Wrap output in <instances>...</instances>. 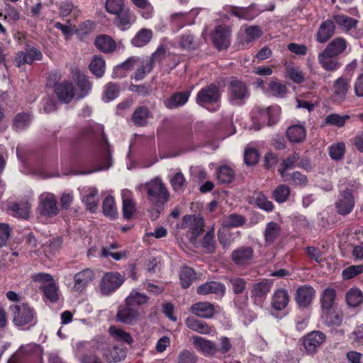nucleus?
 Masks as SVG:
<instances>
[{"label":"nucleus","instance_id":"f257e3e1","mask_svg":"<svg viewBox=\"0 0 363 363\" xmlns=\"http://www.w3.org/2000/svg\"><path fill=\"white\" fill-rule=\"evenodd\" d=\"M100 352L108 362H117L126 357L125 350L118 346L109 347L105 336L97 335L91 341H79L73 345V352L81 363H103L96 356Z\"/></svg>","mask_w":363,"mask_h":363},{"label":"nucleus","instance_id":"f03ea898","mask_svg":"<svg viewBox=\"0 0 363 363\" xmlns=\"http://www.w3.org/2000/svg\"><path fill=\"white\" fill-rule=\"evenodd\" d=\"M203 219L200 216L186 215L182 218L177 225V235L185 237L191 243L194 244L198 237L203 231Z\"/></svg>","mask_w":363,"mask_h":363},{"label":"nucleus","instance_id":"7ed1b4c3","mask_svg":"<svg viewBox=\"0 0 363 363\" xmlns=\"http://www.w3.org/2000/svg\"><path fill=\"white\" fill-rule=\"evenodd\" d=\"M12 320L15 326L21 329H29L36 323L34 310L27 303H18L9 307Z\"/></svg>","mask_w":363,"mask_h":363},{"label":"nucleus","instance_id":"20e7f679","mask_svg":"<svg viewBox=\"0 0 363 363\" xmlns=\"http://www.w3.org/2000/svg\"><path fill=\"white\" fill-rule=\"evenodd\" d=\"M84 134L86 136L100 137V150L104 157V164H101L96 171H102L108 169L112 164V159L110 155L109 145L107 139L104 135V126L96 123H89L84 130Z\"/></svg>","mask_w":363,"mask_h":363},{"label":"nucleus","instance_id":"39448f33","mask_svg":"<svg viewBox=\"0 0 363 363\" xmlns=\"http://www.w3.org/2000/svg\"><path fill=\"white\" fill-rule=\"evenodd\" d=\"M220 92L218 86L211 84L201 89L197 94L196 102L211 111L219 108Z\"/></svg>","mask_w":363,"mask_h":363},{"label":"nucleus","instance_id":"423d86ee","mask_svg":"<svg viewBox=\"0 0 363 363\" xmlns=\"http://www.w3.org/2000/svg\"><path fill=\"white\" fill-rule=\"evenodd\" d=\"M33 281L40 284L44 296L51 302H56L59 298V289L52 277L46 273H38L32 276Z\"/></svg>","mask_w":363,"mask_h":363},{"label":"nucleus","instance_id":"0eeeda50","mask_svg":"<svg viewBox=\"0 0 363 363\" xmlns=\"http://www.w3.org/2000/svg\"><path fill=\"white\" fill-rule=\"evenodd\" d=\"M249 96L248 87L244 82L235 78L230 81L228 86V97L231 104L240 106Z\"/></svg>","mask_w":363,"mask_h":363},{"label":"nucleus","instance_id":"6e6552de","mask_svg":"<svg viewBox=\"0 0 363 363\" xmlns=\"http://www.w3.org/2000/svg\"><path fill=\"white\" fill-rule=\"evenodd\" d=\"M262 11L263 9H258L255 4L247 7L226 5L223 9V15L225 18L235 16L240 20L251 21L257 17Z\"/></svg>","mask_w":363,"mask_h":363},{"label":"nucleus","instance_id":"1a4fd4ad","mask_svg":"<svg viewBox=\"0 0 363 363\" xmlns=\"http://www.w3.org/2000/svg\"><path fill=\"white\" fill-rule=\"evenodd\" d=\"M165 53V49L160 46L157 50L151 55L143 57H139L137 62V69L133 78L135 81L142 80L148 74L153 68L155 60L163 56Z\"/></svg>","mask_w":363,"mask_h":363},{"label":"nucleus","instance_id":"9d476101","mask_svg":"<svg viewBox=\"0 0 363 363\" xmlns=\"http://www.w3.org/2000/svg\"><path fill=\"white\" fill-rule=\"evenodd\" d=\"M150 201L155 204L163 205L169 197V192L161 179L156 178L147 184Z\"/></svg>","mask_w":363,"mask_h":363},{"label":"nucleus","instance_id":"9b49d317","mask_svg":"<svg viewBox=\"0 0 363 363\" xmlns=\"http://www.w3.org/2000/svg\"><path fill=\"white\" fill-rule=\"evenodd\" d=\"M125 278L119 272H107L101 278L99 289L102 295L108 296L116 291L124 282Z\"/></svg>","mask_w":363,"mask_h":363},{"label":"nucleus","instance_id":"f8f14e48","mask_svg":"<svg viewBox=\"0 0 363 363\" xmlns=\"http://www.w3.org/2000/svg\"><path fill=\"white\" fill-rule=\"evenodd\" d=\"M38 213L41 216L52 218L59 213L56 196L51 193H43L39 196Z\"/></svg>","mask_w":363,"mask_h":363},{"label":"nucleus","instance_id":"ddd939ff","mask_svg":"<svg viewBox=\"0 0 363 363\" xmlns=\"http://www.w3.org/2000/svg\"><path fill=\"white\" fill-rule=\"evenodd\" d=\"M273 286V281L269 279H263L252 285L251 289V298L254 303L259 307H262Z\"/></svg>","mask_w":363,"mask_h":363},{"label":"nucleus","instance_id":"4468645a","mask_svg":"<svg viewBox=\"0 0 363 363\" xmlns=\"http://www.w3.org/2000/svg\"><path fill=\"white\" fill-rule=\"evenodd\" d=\"M325 340V333L320 330H313L303 338V345L308 354H314Z\"/></svg>","mask_w":363,"mask_h":363},{"label":"nucleus","instance_id":"2eb2a0df","mask_svg":"<svg viewBox=\"0 0 363 363\" xmlns=\"http://www.w3.org/2000/svg\"><path fill=\"white\" fill-rule=\"evenodd\" d=\"M230 28L227 26H218L212 33V40L218 50L227 48L230 43Z\"/></svg>","mask_w":363,"mask_h":363},{"label":"nucleus","instance_id":"dca6fc26","mask_svg":"<svg viewBox=\"0 0 363 363\" xmlns=\"http://www.w3.org/2000/svg\"><path fill=\"white\" fill-rule=\"evenodd\" d=\"M55 92L59 100L65 104L69 103L77 96L74 85L69 81L57 83L55 85Z\"/></svg>","mask_w":363,"mask_h":363},{"label":"nucleus","instance_id":"f3484780","mask_svg":"<svg viewBox=\"0 0 363 363\" xmlns=\"http://www.w3.org/2000/svg\"><path fill=\"white\" fill-rule=\"evenodd\" d=\"M335 28V25L333 20L327 19L323 21L315 34V40L321 44L326 43L334 35Z\"/></svg>","mask_w":363,"mask_h":363},{"label":"nucleus","instance_id":"a211bd4d","mask_svg":"<svg viewBox=\"0 0 363 363\" xmlns=\"http://www.w3.org/2000/svg\"><path fill=\"white\" fill-rule=\"evenodd\" d=\"M351 79L346 77L337 78L333 83L332 91L335 101H343L350 89Z\"/></svg>","mask_w":363,"mask_h":363},{"label":"nucleus","instance_id":"6ab92c4d","mask_svg":"<svg viewBox=\"0 0 363 363\" xmlns=\"http://www.w3.org/2000/svg\"><path fill=\"white\" fill-rule=\"evenodd\" d=\"M94 278V272L90 269H85L77 273L74 277L73 291L82 293Z\"/></svg>","mask_w":363,"mask_h":363},{"label":"nucleus","instance_id":"aec40b11","mask_svg":"<svg viewBox=\"0 0 363 363\" xmlns=\"http://www.w3.org/2000/svg\"><path fill=\"white\" fill-rule=\"evenodd\" d=\"M43 54L40 50L34 47H28L26 51L19 52L16 57V62L18 67L24 64H32L34 61L41 60Z\"/></svg>","mask_w":363,"mask_h":363},{"label":"nucleus","instance_id":"412c9836","mask_svg":"<svg viewBox=\"0 0 363 363\" xmlns=\"http://www.w3.org/2000/svg\"><path fill=\"white\" fill-rule=\"evenodd\" d=\"M254 251L251 247L242 246L232 252V259L238 266H246L251 263Z\"/></svg>","mask_w":363,"mask_h":363},{"label":"nucleus","instance_id":"4be33fe9","mask_svg":"<svg viewBox=\"0 0 363 363\" xmlns=\"http://www.w3.org/2000/svg\"><path fill=\"white\" fill-rule=\"evenodd\" d=\"M335 206L337 212L341 215L345 216L351 213L354 206V199L352 193L349 190L343 191L336 201Z\"/></svg>","mask_w":363,"mask_h":363},{"label":"nucleus","instance_id":"5701e85b","mask_svg":"<svg viewBox=\"0 0 363 363\" xmlns=\"http://www.w3.org/2000/svg\"><path fill=\"white\" fill-rule=\"evenodd\" d=\"M196 292L202 296L213 294L223 296L225 293V286L219 281H207L199 286L196 289Z\"/></svg>","mask_w":363,"mask_h":363},{"label":"nucleus","instance_id":"b1692460","mask_svg":"<svg viewBox=\"0 0 363 363\" xmlns=\"http://www.w3.org/2000/svg\"><path fill=\"white\" fill-rule=\"evenodd\" d=\"M82 201L86 208L94 212L98 206V190L95 187H83L80 189Z\"/></svg>","mask_w":363,"mask_h":363},{"label":"nucleus","instance_id":"393cba45","mask_svg":"<svg viewBox=\"0 0 363 363\" xmlns=\"http://www.w3.org/2000/svg\"><path fill=\"white\" fill-rule=\"evenodd\" d=\"M336 57L323 50V51L318 54V60L323 69L335 72L341 67V63Z\"/></svg>","mask_w":363,"mask_h":363},{"label":"nucleus","instance_id":"a878e982","mask_svg":"<svg viewBox=\"0 0 363 363\" xmlns=\"http://www.w3.org/2000/svg\"><path fill=\"white\" fill-rule=\"evenodd\" d=\"M315 289L308 285H304L296 289V301L299 306L306 307L311 304L315 297Z\"/></svg>","mask_w":363,"mask_h":363},{"label":"nucleus","instance_id":"bb28decb","mask_svg":"<svg viewBox=\"0 0 363 363\" xmlns=\"http://www.w3.org/2000/svg\"><path fill=\"white\" fill-rule=\"evenodd\" d=\"M194 347L205 355H214L217 354L218 347L212 341L206 340L200 336L193 337Z\"/></svg>","mask_w":363,"mask_h":363},{"label":"nucleus","instance_id":"cd10ccee","mask_svg":"<svg viewBox=\"0 0 363 363\" xmlns=\"http://www.w3.org/2000/svg\"><path fill=\"white\" fill-rule=\"evenodd\" d=\"M16 352L26 361L28 358L41 357L43 350L40 345L30 342L21 345Z\"/></svg>","mask_w":363,"mask_h":363},{"label":"nucleus","instance_id":"c85d7f7f","mask_svg":"<svg viewBox=\"0 0 363 363\" xmlns=\"http://www.w3.org/2000/svg\"><path fill=\"white\" fill-rule=\"evenodd\" d=\"M333 18L344 32L353 35L358 23L357 19L343 14L335 15ZM354 36L355 35H354Z\"/></svg>","mask_w":363,"mask_h":363},{"label":"nucleus","instance_id":"c756f323","mask_svg":"<svg viewBox=\"0 0 363 363\" xmlns=\"http://www.w3.org/2000/svg\"><path fill=\"white\" fill-rule=\"evenodd\" d=\"M123 201V215L124 218L129 220L135 211V204L133 199V193L128 189L121 191Z\"/></svg>","mask_w":363,"mask_h":363},{"label":"nucleus","instance_id":"7c9ffc66","mask_svg":"<svg viewBox=\"0 0 363 363\" xmlns=\"http://www.w3.org/2000/svg\"><path fill=\"white\" fill-rule=\"evenodd\" d=\"M139 316L138 310L133 308L131 306H127L118 310L116 318L119 322L125 324H133L137 320Z\"/></svg>","mask_w":363,"mask_h":363},{"label":"nucleus","instance_id":"2f4dec72","mask_svg":"<svg viewBox=\"0 0 363 363\" xmlns=\"http://www.w3.org/2000/svg\"><path fill=\"white\" fill-rule=\"evenodd\" d=\"M289 296L284 289H277L272 297V306L277 311H282L288 305Z\"/></svg>","mask_w":363,"mask_h":363},{"label":"nucleus","instance_id":"473e14b6","mask_svg":"<svg viewBox=\"0 0 363 363\" xmlns=\"http://www.w3.org/2000/svg\"><path fill=\"white\" fill-rule=\"evenodd\" d=\"M116 15V24L123 30L128 29L136 20L135 15L129 9H125Z\"/></svg>","mask_w":363,"mask_h":363},{"label":"nucleus","instance_id":"72a5a7b5","mask_svg":"<svg viewBox=\"0 0 363 363\" xmlns=\"http://www.w3.org/2000/svg\"><path fill=\"white\" fill-rule=\"evenodd\" d=\"M191 94V91L175 93L164 101V106L169 109H173L184 105Z\"/></svg>","mask_w":363,"mask_h":363},{"label":"nucleus","instance_id":"f704fd0d","mask_svg":"<svg viewBox=\"0 0 363 363\" xmlns=\"http://www.w3.org/2000/svg\"><path fill=\"white\" fill-rule=\"evenodd\" d=\"M241 32L242 36L240 38V42L243 45L253 42L262 35V30L257 26L242 27Z\"/></svg>","mask_w":363,"mask_h":363},{"label":"nucleus","instance_id":"c9c22d12","mask_svg":"<svg viewBox=\"0 0 363 363\" xmlns=\"http://www.w3.org/2000/svg\"><path fill=\"white\" fill-rule=\"evenodd\" d=\"M191 312L197 316L209 318L215 313L214 306L208 302H199L192 305Z\"/></svg>","mask_w":363,"mask_h":363},{"label":"nucleus","instance_id":"e433bc0d","mask_svg":"<svg viewBox=\"0 0 363 363\" xmlns=\"http://www.w3.org/2000/svg\"><path fill=\"white\" fill-rule=\"evenodd\" d=\"M186 326L196 333L210 335L213 332V328L203 320H197L193 317H189L186 320Z\"/></svg>","mask_w":363,"mask_h":363},{"label":"nucleus","instance_id":"4c0bfd02","mask_svg":"<svg viewBox=\"0 0 363 363\" xmlns=\"http://www.w3.org/2000/svg\"><path fill=\"white\" fill-rule=\"evenodd\" d=\"M95 45L101 51L106 53L114 52L117 49L115 40L107 35H101L95 39Z\"/></svg>","mask_w":363,"mask_h":363},{"label":"nucleus","instance_id":"58836bf2","mask_svg":"<svg viewBox=\"0 0 363 363\" xmlns=\"http://www.w3.org/2000/svg\"><path fill=\"white\" fill-rule=\"evenodd\" d=\"M108 333L113 340L116 342L128 345H130L133 342V339L130 333L115 325H111L109 327Z\"/></svg>","mask_w":363,"mask_h":363},{"label":"nucleus","instance_id":"ea45409f","mask_svg":"<svg viewBox=\"0 0 363 363\" xmlns=\"http://www.w3.org/2000/svg\"><path fill=\"white\" fill-rule=\"evenodd\" d=\"M347 42L344 38L337 37L331 40L324 50L337 57L347 49Z\"/></svg>","mask_w":363,"mask_h":363},{"label":"nucleus","instance_id":"a19ab883","mask_svg":"<svg viewBox=\"0 0 363 363\" xmlns=\"http://www.w3.org/2000/svg\"><path fill=\"white\" fill-rule=\"evenodd\" d=\"M254 111L257 113V116L253 118L252 128L254 130H259L263 125H269V107L257 106Z\"/></svg>","mask_w":363,"mask_h":363},{"label":"nucleus","instance_id":"79ce46f5","mask_svg":"<svg viewBox=\"0 0 363 363\" xmlns=\"http://www.w3.org/2000/svg\"><path fill=\"white\" fill-rule=\"evenodd\" d=\"M306 129L303 125L298 124L291 125L287 131L286 135L291 143H301L306 138Z\"/></svg>","mask_w":363,"mask_h":363},{"label":"nucleus","instance_id":"37998d69","mask_svg":"<svg viewBox=\"0 0 363 363\" xmlns=\"http://www.w3.org/2000/svg\"><path fill=\"white\" fill-rule=\"evenodd\" d=\"M281 232L279 225L275 222H269L267 224L264 231V237L267 245H272L279 237Z\"/></svg>","mask_w":363,"mask_h":363},{"label":"nucleus","instance_id":"c03bdc74","mask_svg":"<svg viewBox=\"0 0 363 363\" xmlns=\"http://www.w3.org/2000/svg\"><path fill=\"white\" fill-rule=\"evenodd\" d=\"M336 291L334 289L328 287L324 289L320 298L321 307L323 311L333 309Z\"/></svg>","mask_w":363,"mask_h":363},{"label":"nucleus","instance_id":"a18cd8bd","mask_svg":"<svg viewBox=\"0 0 363 363\" xmlns=\"http://www.w3.org/2000/svg\"><path fill=\"white\" fill-rule=\"evenodd\" d=\"M152 37V30L143 28L135 34L131 40V43L135 47L141 48L146 45L150 41Z\"/></svg>","mask_w":363,"mask_h":363},{"label":"nucleus","instance_id":"49530a36","mask_svg":"<svg viewBox=\"0 0 363 363\" xmlns=\"http://www.w3.org/2000/svg\"><path fill=\"white\" fill-rule=\"evenodd\" d=\"M9 209L14 216L27 219L29 217L30 204L28 201H21L11 205Z\"/></svg>","mask_w":363,"mask_h":363},{"label":"nucleus","instance_id":"de8ad7c7","mask_svg":"<svg viewBox=\"0 0 363 363\" xmlns=\"http://www.w3.org/2000/svg\"><path fill=\"white\" fill-rule=\"evenodd\" d=\"M298 159V155L297 153H294L283 161L281 164V168L279 171L284 181H290L289 174H288L286 172L289 169H291L296 167Z\"/></svg>","mask_w":363,"mask_h":363},{"label":"nucleus","instance_id":"09e8293b","mask_svg":"<svg viewBox=\"0 0 363 363\" xmlns=\"http://www.w3.org/2000/svg\"><path fill=\"white\" fill-rule=\"evenodd\" d=\"M148 297L146 294L140 293L136 289H133L125 298V304L132 307L139 306L146 303Z\"/></svg>","mask_w":363,"mask_h":363},{"label":"nucleus","instance_id":"8fccbe9b","mask_svg":"<svg viewBox=\"0 0 363 363\" xmlns=\"http://www.w3.org/2000/svg\"><path fill=\"white\" fill-rule=\"evenodd\" d=\"M287 91L286 84L278 79H273L268 84V93L273 96L284 97Z\"/></svg>","mask_w":363,"mask_h":363},{"label":"nucleus","instance_id":"3c124183","mask_svg":"<svg viewBox=\"0 0 363 363\" xmlns=\"http://www.w3.org/2000/svg\"><path fill=\"white\" fill-rule=\"evenodd\" d=\"M321 318L323 322L329 327H337L342 322V316L333 311V309L327 310V311H323Z\"/></svg>","mask_w":363,"mask_h":363},{"label":"nucleus","instance_id":"603ef678","mask_svg":"<svg viewBox=\"0 0 363 363\" xmlns=\"http://www.w3.org/2000/svg\"><path fill=\"white\" fill-rule=\"evenodd\" d=\"M348 115L341 116L337 113H331L328 115L321 123V127L325 125H333L337 127H342L345 125L346 120L349 119Z\"/></svg>","mask_w":363,"mask_h":363},{"label":"nucleus","instance_id":"864d4df0","mask_svg":"<svg viewBox=\"0 0 363 363\" xmlns=\"http://www.w3.org/2000/svg\"><path fill=\"white\" fill-rule=\"evenodd\" d=\"M245 223V218L238 213H232L224 217L222 225L224 228H238Z\"/></svg>","mask_w":363,"mask_h":363},{"label":"nucleus","instance_id":"5fc2aeb1","mask_svg":"<svg viewBox=\"0 0 363 363\" xmlns=\"http://www.w3.org/2000/svg\"><path fill=\"white\" fill-rule=\"evenodd\" d=\"M151 116L149 109L141 106L134 111L132 118L135 124L143 126L147 123L148 118H151Z\"/></svg>","mask_w":363,"mask_h":363},{"label":"nucleus","instance_id":"6e6d98bb","mask_svg":"<svg viewBox=\"0 0 363 363\" xmlns=\"http://www.w3.org/2000/svg\"><path fill=\"white\" fill-rule=\"evenodd\" d=\"M216 176L220 184H228L234 179L235 173L230 167L223 166L218 169Z\"/></svg>","mask_w":363,"mask_h":363},{"label":"nucleus","instance_id":"4d7b16f0","mask_svg":"<svg viewBox=\"0 0 363 363\" xmlns=\"http://www.w3.org/2000/svg\"><path fill=\"white\" fill-rule=\"evenodd\" d=\"M91 72L98 78L101 77L105 72V61L99 56L94 57L89 65Z\"/></svg>","mask_w":363,"mask_h":363},{"label":"nucleus","instance_id":"13d9d810","mask_svg":"<svg viewBox=\"0 0 363 363\" xmlns=\"http://www.w3.org/2000/svg\"><path fill=\"white\" fill-rule=\"evenodd\" d=\"M346 300L350 306H358L363 301L362 292L357 288L351 289L346 294Z\"/></svg>","mask_w":363,"mask_h":363},{"label":"nucleus","instance_id":"bf43d9fd","mask_svg":"<svg viewBox=\"0 0 363 363\" xmlns=\"http://www.w3.org/2000/svg\"><path fill=\"white\" fill-rule=\"evenodd\" d=\"M179 277L182 286L185 289L188 288L196 278L194 271L187 267H184L181 269Z\"/></svg>","mask_w":363,"mask_h":363},{"label":"nucleus","instance_id":"052dcab7","mask_svg":"<svg viewBox=\"0 0 363 363\" xmlns=\"http://www.w3.org/2000/svg\"><path fill=\"white\" fill-rule=\"evenodd\" d=\"M103 211L106 216L115 218L117 216V211L114 199L112 196H107L103 201Z\"/></svg>","mask_w":363,"mask_h":363},{"label":"nucleus","instance_id":"680f3d73","mask_svg":"<svg viewBox=\"0 0 363 363\" xmlns=\"http://www.w3.org/2000/svg\"><path fill=\"white\" fill-rule=\"evenodd\" d=\"M286 70L288 77L295 83L300 84L304 80V74L300 68L286 64Z\"/></svg>","mask_w":363,"mask_h":363},{"label":"nucleus","instance_id":"e2e57ef3","mask_svg":"<svg viewBox=\"0 0 363 363\" xmlns=\"http://www.w3.org/2000/svg\"><path fill=\"white\" fill-rule=\"evenodd\" d=\"M345 152V145L344 143H337L329 147V155L333 160H340Z\"/></svg>","mask_w":363,"mask_h":363},{"label":"nucleus","instance_id":"0e129e2a","mask_svg":"<svg viewBox=\"0 0 363 363\" xmlns=\"http://www.w3.org/2000/svg\"><path fill=\"white\" fill-rule=\"evenodd\" d=\"M201 246L207 253H213L216 250V240L213 230L208 231L202 241Z\"/></svg>","mask_w":363,"mask_h":363},{"label":"nucleus","instance_id":"69168bd1","mask_svg":"<svg viewBox=\"0 0 363 363\" xmlns=\"http://www.w3.org/2000/svg\"><path fill=\"white\" fill-rule=\"evenodd\" d=\"M290 194V189L284 184L277 186L272 193L274 199L278 203L285 202Z\"/></svg>","mask_w":363,"mask_h":363},{"label":"nucleus","instance_id":"338daca9","mask_svg":"<svg viewBox=\"0 0 363 363\" xmlns=\"http://www.w3.org/2000/svg\"><path fill=\"white\" fill-rule=\"evenodd\" d=\"M254 199L255 204L259 208L267 211H272L274 208V205L272 201H269L267 196L262 192H258L255 194Z\"/></svg>","mask_w":363,"mask_h":363},{"label":"nucleus","instance_id":"774afa93","mask_svg":"<svg viewBox=\"0 0 363 363\" xmlns=\"http://www.w3.org/2000/svg\"><path fill=\"white\" fill-rule=\"evenodd\" d=\"M198 356L192 351L184 349L182 350L177 359V363H196Z\"/></svg>","mask_w":363,"mask_h":363}]
</instances>
